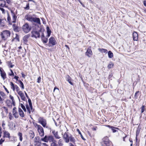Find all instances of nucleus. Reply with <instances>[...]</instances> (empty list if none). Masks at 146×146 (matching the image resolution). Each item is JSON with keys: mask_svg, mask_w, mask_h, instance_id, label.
Returning <instances> with one entry per match:
<instances>
[{"mask_svg": "<svg viewBox=\"0 0 146 146\" xmlns=\"http://www.w3.org/2000/svg\"><path fill=\"white\" fill-rule=\"evenodd\" d=\"M11 34L10 31L7 30H5L1 33V35L3 39L5 40L10 36Z\"/></svg>", "mask_w": 146, "mask_h": 146, "instance_id": "f257e3e1", "label": "nucleus"}, {"mask_svg": "<svg viewBox=\"0 0 146 146\" xmlns=\"http://www.w3.org/2000/svg\"><path fill=\"white\" fill-rule=\"evenodd\" d=\"M41 140L42 141L46 142H48V141L50 142H52V143L56 142V141L54 139V137L52 135H45L44 138L41 139Z\"/></svg>", "mask_w": 146, "mask_h": 146, "instance_id": "f03ea898", "label": "nucleus"}, {"mask_svg": "<svg viewBox=\"0 0 146 146\" xmlns=\"http://www.w3.org/2000/svg\"><path fill=\"white\" fill-rule=\"evenodd\" d=\"M28 101L29 102V106L27 103V104L26 105V109L27 110L28 112H29V114H30L31 112H33L34 110H33V106L32 105V103L31 100L30 99H29Z\"/></svg>", "mask_w": 146, "mask_h": 146, "instance_id": "7ed1b4c3", "label": "nucleus"}, {"mask_svg": "<svg viewBox=\"0 0 146 146\" xmlns=\"http://www.w3.org/2000/svg\"><path fill=\"white\" fill-rule=\"evenodd\" d=\"M111 143L107 137H104L103 139V141L101 143L102 146H109Z\"/></svg>", "mask_w": 146, "mask_h": 146, "instance_id": "20e7f679", "label": "nucleus"}, {"mask_svg": "<svg viewBox=\"0 0 146 146\" xmlns=\"http://www.w3.org/2000/svg\"><path fill=\"white\" fill-rule=\"evenodd\" d=\"M38 122L41 124L44 127L47 128L46 125V120L44 118L40 117L38 119Z\"/></svg>", "mask_w": 146, "mask_h": 146, "instance_id": "39448f33", "label": "nucleus"}, {"mask_svg": "<svg viewBox=\"0 0 146 146\" xmlns=\"http://www.w3.org/2000/svg\"><path fill=\"white\" fill-rule=\"evenodd\" d=\"M42 29L41 28L38 31H33L31 32L32 35L31 37H35V38H39L40 36V32H41Z\"/></svg>", "mask_w": 146, "mask_h": 146, "instance_id": "423d86ee", "label": "nucleus"}, {"mask_svg": "<svg viewBox=\"0 0 146 146\" xmlns=\"http://www.w3.org/2000/svg\"><path fill=\"white\" fill-rule=\"evenodd\" d=\"M22 29L25 33H27L31 30V27L29 26L28 23H26L23 25Z\"/></svg>", "mask_w": 146, "mask_h": 146, "instance_id": "0eeeda50", "label": "nucleus"}, {"mask_svg": "<svg viewBox=\"0 0 146 146\" xmlns=\"http://www.w3.org/2000/svg\"><path fill=\"white\" fill-rule=\"evenodd\" d=\"M38 127V131L39 133V135L42 137L44 135V131L42 127L40 125H36Z\"/></svg>", "mask_w": 146, "mask_h": 146, "instance_id": "6e6552de", "label": "nucleus"}, {"mask_svg": "<svg viewBox=\"0 0 146 146\" xmlns=\"http://www.w3.org/2000/svg\"><path fill=\"white\" fill-rule=\"evenodd\" d=\"M70 135L69 136L68 132H66L63 135V138L65 142L66 143H68L70 141Z\"/></svg>", "mask_w": 146, "mask_h": 146, "instance_id": "1a4fd4ad", "label": "nucleus"}, {"mask_svg": "<svg viewBox=\"0 0 146 146\" xmlns=\"http://www.w3.org/2000/svg\"><path fill=\"white\" fill-rule=\"evenodd\" d=\"M49 43L52 45H54L56 44V41L55 38L52 36L49 39Z\"/></svg>", "mask_w": 146, "mask_h": 146, "instance_id": "9d476101", "label": "nucleus"}, {"mask_svg": "<svg viewBox=\"0 0 146 146\" xmlns=\"http://www.w3.org/2000/svg\"><path fill=\"white\" fill-rule=\"evenodd\" d=\"M34 17H33L31 15L29 14L26 15L25 16V18L28 21L32 22Z\"/></svg>", "mask_w": 146, "mask_h": 146, "instance_id": "9b49d317", "label": "nucleus"}, {"mask_svg": "<svg viewBox=\"0 0 146 146\" xmlns=\"http://www.w3.org/2000/svg\"><path fill=\"white\" fill-rule=\"evenodd\" d=\"M32 23H36L38 24L39 25H41V23L40 22V20L39 18L37 17H34L33 21Z\"/></svg>", "mask_w": 146, "mask_h": 146, "instance_id": "f8f14e48", "label": "nucleus"}, {"mask_svg": "<svg viewBox=\"0 0 146 146\" xmlns=\"http://www.w3.org/2000/svg\"><path fill=\"white\" fill-rule=\"evenodd\" d=\"M85 54L88 57H91V56L92 54V52L91 49L88 48L87 51L86 52Z\"/></svg>", "mask_w": 146, "mask_h": 146, "instance_id": "ddd939ff", "label": "nucleus"}, {"mask_svg": "<svg viewBox=\"0 0 146 146\" xmlns=\"http://www.w3.org/2000/svg\"><path fill=\"white\" fill-rule=\"evenodd\" d=\"M16 109V108L14 107L13 109V113L15 117V118H17L19 117V115L17 112Z\"/></svg>", "mask_w": 146, "mask_h": 146, "instance_id": "4468645a", "label": "nucleus"}, {"mask_svg": "<svg viewBox=\"0 0 146 146\" xmlns=\"http://www.w3.org/2000/svg\"><path fill=\"white\" fill-rule=\"evenodd\" d=\"M66 80L71 85H73V83L71 82L72 80L70 77L68 75L66 77Z\"/></svg>", "mask_w": 146, "mask_h": 146, "instance_id": "2eb2a0df", "label": "nucleus"}, {"mask_svg": "<svg viewBox=\"0 0 146 146\" xmlns=\"http://www.w3.org/2000/svg\"><path fill=\"white\" fill-rule=\"evenodd\" d=\"M52 132L56 138L59 139L60 138V137L58 134V132L57 131H56L55 130H54L52 131Z\"/></svg>", "mask_w": 146, "mask_h": 146, "instance_id": "dca6fc26", "label": "nucleus"}, {"mask_svg": "<svg viewBox=\"0 0 146 146\" xmlns=\"http://www.w3.org/2000/svg\"><path fill=\"white\" fill-rule=\"evenodd\" d=\"M138 34L137 33L134 32L133 33V40L137 41L138 40Z\"/></svg>", "mask_w": 146, "mask_h": 146, "instance_id": "f3484780", "label": "nucleus"}, {"mask_svg": "<svg viewBox=\"0 0 146 146\" xmlns=\"http://www.w3.org/2000/svg\"><path fill=\"white\" fill-rule=\"evenodd\" d=\"M13 30L15 32H19V31L20 28L18 27L17 26L16 24H14L13 26Z\"/></svg>", "mask_w": 146, "mask_h": 146, "instance_id": "a211bd4d", "label": "nucleus"}, {"mask_svg": "<svg viewBox=\"0 0 146 146\" xmlns=\"http://www.w3.org/2000/svg\"><path fill=\"white\" fill-rule=\"evenodd\" d=\"M6 2L4 0H0V6L2 7L5 6Z\"/></svg>", "mask_w": 146, "mask_h": 146, "instance_id": "6ab92c4d", "label": "nucleus"}, {"mask_svg": "<svg viewBox=\"0 0 146 146\" xmlns=\"http://www.w3.org/2000/svg\"><path fill=\"white\" fill-rule=\"evenodd\" d=\"M0 74L3 80L6 78V73L4 70L0 73Z\"/></svg>", "mask_w": 146, "mask_h": 146, "instance_id": "aec40b11", "label": "nucleus"}, {"mask_svg": "<svg viewBox=\"0 0 146 146\" xmlns=\"http://www.w3.org/2000/svg\"><path fill=\"white\" fill-rule=\"evenodd\" d=\"M29 38V36L28 35H25L23 38V40L24 41V42L26 44L28 40H27V39Z\"/></svg>", "mask_w": 146, "mask_h": 146, "instance_id": "412c9836", "label": "nucleus"}, {"mask_svg": "<svg viewBox=\"0 0 146 146\" xmlns=\"http://www.w3.org/2000/svg\"><path fill=\"white\" fill-rule=\"evenodd\" d=\"M4 137H8L9 138H10V134L8 132L6 131H5L4 133Z\"/></svg>", "mask_w": 146, "mask_h": 146, "instance_id": "4be33fe9", "label": "nucleus"}, {"mask_svg": "<svg viewBox=\"0 0 146 146\" xmlns=\"http://www.w3.org/2000/svg\"><path fill=\"white\" fill-rule=\"evenodd\" d=\"M98 50H99V51H100V52H101L102 53H107L108 52L107 50L106 49L99 48L98 49Z\"/></svg>", "mask_w": 146, "mask_h": 146, "instance_id": "5701e85b", "label": "nucleus"}, {"mask_svg": "<svg viewBox=\"0 0 146 146\" xmlns=\"http://www.w3.org/2000/svg\"><path fill=\"white\" fill-rule=\"evenodd\" d=\"M70 140L71 142H72L74 144L75 143L76 141L72 135H70Z\"/></svg>", "mask_w": 146, "mask_h": 146, "instance_id": "b1692460", "label": "nucleus"}, {"mask_svg": "<svg viewBox=\"0 0 146 146\" xmlns=\"http://www.w3.org/2000/svg\"><path fill=\"white\" fill-rule=\"evenodd\" d=\"M29 134L30 137L31 138L33 139L35 135L34 132L33 131H30Z\"/></svg>", "mask_w": 146, "mask_h": 146, "instance_id": "393cba45", "label": "nucleus"}, {"mask_svg": "<svg viewBox=\"0 0 146 146\" xmlns=\"http://www.w3.org/2000/svg\"><path fill=\"white\" fill-rule=\"evenodd\" d=\"M47 32V36L49 37L50 35L51 31L50 29H49L48 27H47L46 28Z\"/></svg>", "mask_w": 146, "mask_h": 146, "instance_id": "a878e982", "label": "nucleus"}, {"mask_svg": "<svg viewBox=\"0 0 146 146\" xmlns=\"http://www.w3.org/2000/svg\"><path fill=\"white\" fill-rule=\"evenodd\" d=\"M108 57L110 58H111L113 56V53L110 51H108Z\"/></svg>", "mask_w": 146, "mask_h": 146, "instance_id": "bb28decb", "label": "nucleus"}, {"mask_svg": "<svg viewBox=\"0 0 146 146\" xmlns=\"http://www.w3.org/2000/svg\"><path fill=\"white\" fill-rule=\"evenodd\" d=\"M34 145L35 146H40L41 143L40 141H34Z\"/></svg>", "mask_w": 146, "mask_h": 146, "instance_id": "cd10ccee", "label": "nucleus"}, {"mask_svg": "<svg viewBox=\"0 0 146 146\" xmlns=\"http://www.w3.org/2000/svg\"><path fill=\"white\" fill-rule=\"evenodd\" d=\"M106 126L107 127H109L110 128H112V131L113 133H115V132H116V130L115 129H113V128H114L113 126H111L110 125H106Z\"/></svg>", "mask_w": 146, "mask_h": 146, "instance_id": "c85d7f7f", "label": "nucleus"}, {"mask_svg": "<svg viewBox=\"0 0 146 146\" xmlns=\"http://www.w3.org/2000/svg\"><path fill=\"white\" fill-rule=\"evenodd\" d=\"M113 65V64L111 62H110L108 66V67L109 69H110L112 68Z\"/></svg>", "mask_w": 146, "mask_h": 146, "instance_id": "c756f323", "label": "nucleus"}, {"mask_svg": "<svg viewBox=\"0 0 146 146\" xmlns=\"http://www.w3.org/2000/svg\"><path fill=\"white\" fill-rule=\"evenodd\" d=\"M41 39L44 43H46L48 41V38L45 37Z\"/></svg>", "mask_w": 146, "mask_h": 146, "instance_id": "7c9ffc66", "label": "nucleus"}, {"mask_svg": "<svg viewBox=\"0 0 146 146\" xmlns=\"http://www.w3.org/2000/svg\"><path fill=\"white\" fill-rule=\"evenodd\" d=\"M19 82L20 83V87H21L22 89H23L24 88V85L23 82L21 81L20 80H19Z\"/></svg>", "mask_w": 146, "mask_h": 146, "instance_id": "2f4dec72", "label": "nucleus"}, {"mask_svg": "<svg viewBox=\"0 0 146 146\" xmlns=\"http://www.w3.org/2000/svg\"><path fill=\"white\" fill-rule=\"evenodd\" d=\"M2 20L0 19V27L2 28L5 25V24L2 22Z\"/></svg>", "mask_w": 146, "mask_h": 146, "instance_id": "473e14b6", "label": "nucleus"}, {"mask_svg": "<svg viewBox=\"0 0 146 146\" xmlns=\"http://www.w3.org/2000/svg\"><path fill=\"white\" fill-rule=\"evenodd\" d=\"M10 85L11 86V88L13 89V90L14 91H15V85L12 82H11Z\"/></svg>", "mask_w": 146, "mask_h": 146, "instance_id": "72a5a7b5", "label": "nucleus"}, {"mask_svg": "<svg viewBox=\"0 0 146 146\" xmlns=\"http://www.w3.org/2000/svg\"><path fill=\"white\" fill-rule=\"evenodd\" d=\"M12 15L13 16V23H15L17 19V16H15L14 14H13Z\"/></svg>", "mask_w": 146, "mask_h": 146, "instance_id": "f704fd0d", "label": "nucleus"}, {"mask_svg": "<svg viewBox=\"0 0 146 146\" xmlns=\"http://www.w3.org/2000/svg\"><path fill=\"white\" fill-rule=\"evenodd\" d=\"M20 105L21 106V108L24 111H26V109L25 107V106L23 105V104H20Z\"/></svg>", "mask_w": 146, "mask_h": 146, "instance_id": "c9c22d12", "label": "nucleus"}, {"mask_svg": "<svg viewBox=\"0 0 146 146\" xmlns=\"http://www.w3.org/2000/svg\"><path fill=\"white\" fill-rule=\"evenodd\" d=\"M77 131L78 132L79 134H80V135L81 137V138L83 140H85V139L84 138V137H83L82 135V134L81 132H80L79 130L78 129H77Z\"/></svg>", "mask_w": 146, "mask_h": 146, "instance_id": "e433bc0d", "label": "nucleus"}, {"mask_svg": "<svg viewBox=\"0 0 146 146\" xmlns=\"http://www.w3.org/2000/svg\"><path fill=\"white\" fill-rule=\"evenodd\" d=\"M19 115L20 117H24L25 115L24 113L23 112V111H22L21 112H20L19 113Z\"/></svg>", "mask_w": 146, "mask_h": 146, "instance_id": "4c0bfd02", "label": "nucleus"}, {"mask_svg": "<svg viewBox=\"0 0 146 146\" xmlns=\"http://www.w3.org/2000/svg\"><path fill=\"white\" fill-rule=\"evenodd\" d=\"M139 92V91H137L136 92V93L135 94V95H134V97L136 99H137L138 95L137 94Z\"/></svg>", "mask_w": 146, "mask_h": 146, "instance_id": "58836bf2", "label": "nucleus"}, {"mask_svg": "<svg viewBox=\"0 0 146 146\" xmlns=\"http://www.w3.org/2000/svg\"><path fill=\"white\" fill-rule=\"evenodd\" d=\"M56 142H54L52 143L51 144V146H58L57 144L56 143Z\"/></svg>", "mask_w": 146, "mask_h": 146, "instance_id": "ea45409f", "label": "nucleus"}, {"mask_svg": "<svg viewBox=\"0 0 146 146\" xmlns=\"http://www.w3.org/2000/svg\"><path fill=\"white\" fill-rule=\"evenodd\" d=\"M39 137L38 136L36 137L34 139V141H39Z\"/></svg>", "mask_w": 146, "mask_h": 146, "instance_id": "a19ab883", "label": "nucleus"}, {"mask_svg": "<svg viewBox=\"0 0 146 146\" xmlns=\"http://www.w3.org/2000/svg\"><path fill=\"white\" fill-rule=\"evenodd\" d=\"M18 93L19 94V95L20 96H21L24 95V94L22 93V91H19V92H18Z\"/></svg>", "mask_w": 146, "mask_h": 146, "instance_id": "79ce46f5", "label": "nucleus"}, {"mask_svg": "<svg viewBox=\"0 0 146 146\" xmlns=\"http://www.w3.org/2000/svg\"><path fill=\"white\" fill-rule=\"evenodd\" d=\"M62 139H60L58 141V143L59 145H62Z\"/></svg>", "mask_w": 146, "mask_h": 146, "instance_id": "37998d69", "label": "nucleus"}, {"mask_svg": "<svg viewBox=\"0 0 146 146\" xmlns=\"http://www.w3.org/2000/svg\"><path fill=\"white\" fill-rule=\"evenodd\" d=\"M141 108V113H143L145 110V106H143Z\"/></svg>", "mask_w": 146, "mask_h": 146, "instance_id": "c03bdc74", "label": "nucleus"}, {"mask_svg": "<svg viewBox=\"0 0 146 146\" xmlns=\"http://www.w3.org/2000/svg\"><path fill=\"white\" fill-rule=\"evenodd\" d=\"M0 94L3 97L5 96V94L2 92L0 91Z\"/></svg>", "mask_w": 146, "mask_h": 146, "instance_id": "a18cd8bd", "label": "nucleus"}, {"mask_svg": "<svg viewBox=\"0 0 146 146\" xmlns=\"http://www.w3.org/2000/svg\"><path fill=\"white\" fill-rule=\"evenodd\" d=\"M41 78L40 76L37 79V82L38 83H40L41 82Z\"/></svg>", "mask_w": 146, "mask_h": 146, "instance_id": "49530a36", "label": "nucleus"}, {"mask_svg": "<svg viewBox=\"0 0 146 146\" xmlns=\"http://www.w3.org/2000/svg\"><path fill=\"white\" fill-rule=\"evenodd\" d=\"M26 9L28 10L29 9V3L27 5L26 7L25 8Z\"/></svg>", "mask_w": 146, "mask_h": 146, "instance_id": "de8ad7c7", "label": "nucleus"}, {"mask_svg": "<svg viewBox=\"0 0 146 146\" xmlns=\"http://www.w3.org/2000/svg\"><path fill=\"white\" fill-rule=\"evenodd\" d=\"M9 97H10V98H11V100H12L13 102V103H14V100L13 97V96H12L10 95L9 96Z\"/></svg>", "mask_w": 146, "mask_h": 146, "instance_id": "09e8293b", "label": "nucleus"}, {"mask_svg": "<svg viewBox=\"0 0 146 146\" xmlns=\"http://www.w3.org/2000/svg\"><path fill=\"white\" fill-rule=\"evenodd\" d=\"M4 141V139H1L0 140V145L2 144Z\"/></svg>", "mask_w": 146, "mask_h": 146, "instance_id": "8fccbe9b", "label": "nucleus"}, {"mask_svg": "<svg viewBox=\"0 0 146 146\" xmlns=\"http://www.w3.org/2000/svg\"><path fill=\"white\" fill-rule=\"evenodd\" d=\"M10 70H11V74H9V75L10 76H13L14 75V74L13 72V70H11V69H10Z\"/></svg>", "mask_w": 146, "mask_h": 146, "instance_id": "3c124183", "label": "nucleus"}, {"mask_svg": "<svg viewBox=\"0 0 146 146\" xmlns=\"http://www.w3.org/2000/svg\"><path fill=\"white\" fill-rule=\"evenodd\" d=\"M3 99H2L0 96V103H2L3 102Z\"/></svg>", "mask_w": 146, "mask_h": 146, "instance_id": "603ef678", "label": "nucleus"}, {"mask_svg": "<svg viewBox=\"0 0 146 146\" xmlns=\"http://www.w3.org/2000/svg\"><path fill=\"white\" fill-rule=\"evenodd\" d=\"M0 10L3 13H4L5 10L3 8L0 7Z\"/></svg>", "mask_w": 146, "mask_h": 146, "instance_id": "864d4df0", "label": "nucleus"}, {"mask_svg": "<svg viewBox=\"0 0 146 146\" xmlns=\"http://www.w3.org/2000/svg\"><path fill=\"white\" fill-rule=\"evenodd\" d=\"M7 19V21H8L9 22H10V21L11 20V17L9 16H8Z\"/></svg>", "mask_w": 146, "mask_h": 146, "instance_id": "5fc2aeb1", "label": "nucleus"}, {"mask_svg": "<svg viewBox=\"0 0 146 146\" xmlns=\"http://www.w3.org/2000/svg\"><path fill=\"white\" fill-rule=\"evenodd\" d=\"M18 135L19 136V137H21V136H22V133H20V132H19L18 133Z\"/></svg>", "mask_w": 146, "mask_h": 146, "instance_id": "6e6d98bb", "label": "nucleus"}, {"mask_svg": "<svg viewBox=\"0 0 146 146\" xmlns=\"http://www.w3.org/2000/svg\"><path fill=\"white\" fill-rule=\"evenodd\" d=\"M3 87L4 88L5 90L8 93H9V92L8 90H7V88L5 87V86H3Z\"/></svg>", "mask_w": 146, "mask_h": 146, "instance_id": "4d7b16f0", "label": "nucleus"}, {"mask_svg": "<svg viewBox=\"0 0 146 146\" xmlns=\"http://www.w3.org/2000/svg\"><path fill=\"white\" fill-rule=\"evenodd\" d=\"M44 35L43 32H42L41 34V38H43L44 37H45Z\"/></svg>", "mask_w": 146, "mask_h": 146, "instance_id": "13d9d810", "label": "nucleus"}, {"mask_svg": "<svg viewBox=\"0 0 146 146\" xmlns=\"http://www.w3.org/2000/svg\"><path fill=\"white\" fill-rule=\"evenodd\" d=\"M5 125V123H4V121H3L2 125L3 127L4 128V127Z\"/></svg>", "mask_w": 146, "mask_h": 146, "instance_id": "bf43d9fd", "label": "nucleus"}, {"mask_svg": "<svg viewBox=\"0 0 146 146\" xmlns=\"http://www.w3.org/2000/svg\"><path fill=\"white\" fill-rule=\"evenodd\" d=\"M19 78V77L18 76H15L14 78L16 79L17 80H18V78Z\"/></svg>", "mask_w": 146, "mask_h": 146, "instance_id": "052dcab7", "label": "nucleus"}, {"mask_svg": "<svg viewBox=\"0 0 146 146\" xmlns=\"http://www.w3.org/2000/svg\"><path fill=\"white\" fill-rule=\"evenodd\" d=\"M25 95L26 96V97L29 99V97L27 95V94L25 92Z\"/></svg>", "mask_w": 146, "mask_h": 146, "instance_id": "680f3d73", "label": "nucleus"}, {"mask_svg": "<svg viewBox=\"0 0 146 146\" xmlns=\"http://www.w3.org/2000/svg\"><path fill=\"white\" fill-rule=\"evenodd\" d=\"M16 90L17 91V93H18V92H19V87H18L17 88H17H16Z\"/></svg>", "mask_w": 146, "mask_h": 146, "instance_id": "e2e57ef3", "label": "nucleus"}, {"mask_svg": "<svg viewBox=\"0 0 146 146\" xmlns=\"http://www.w3.org/2000/svg\"><path fill=\"white\" fill-rule=\"evenodd\" d=\"M7 1V2L8 4H10L11 3V1H10V0H6Z\"/></svg>", "mask_w": 146, "mask_h": 146, "instance_id": "0e129e2a", "label": "nucleus"}, {"mask_svg": "<svg viewBox=\"0 0 146 146\" xmlns=\"http://www.w3.org/2000/svg\"><path fill=\"white\" fill-rule=\"evenodd\" d=\"M19 113L20 112L23 111V110H22L20 108H19Z\"/></svg>", "mask_w": 146, "mask_h": 146, "instance_id": "69168bd1", "label": "nucleus"}, {"mask_svg": "<svg viewBox=\"0 0 146 146\" xmlns=\"http://www.w3.org/2000/svg\"><path fill=\"white\" fill-rule=\"evenodd\" d=\"M143 4L146 7V1H143Z\"/></svg>", "mask_w": 146, "mask_h": 146, "instance_id": "338daca9", "label": "nucleus"}, {"mask_svg": "<svg viewBox=\"0 0 146 146\" xmlns=\"http://www.w3.org/2000/svg\"><path fill=\"white\" fill-rule=\"evenodd\" d=\"M43 146H49L46 143H43Z\"/></svg>", "mask_w": 146, "mask_h": 146, "instance_id": "774afa93", "label": "nucleus"}]
</instances>
